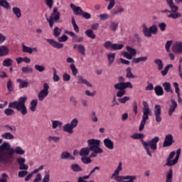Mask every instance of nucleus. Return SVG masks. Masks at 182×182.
<instances>
[{
  "label": "nucleus",
  "instance_id": "nucleus-57",
  "mask_svg": "<svg viewBox=\"0 0 182 182\" xmlns=\"http://www.w3.org/2000/svg\"><path fill=\"white\" fill-rule=\"evenodd\" d=\"M34 69H36L37 72H40L41 73H42V72H45V66L43 65H35Z\"/></svg>",
  "mask_w": 182,
  "mask_h": 182
},
{
  "label": "nucleus",
  "instance_id": "nucleus-25",
  "mask_svg": "<svg viewBox=\"0 0 182 182\" xmlns=\"http://www.w3.org/2000/svg\"><path fill=\"white\" fill-rule=\"evenodd\" d=\"M143 33L144 35V36L146 38H151V36H153L151 31H150V29L147 27V26H146V24H144L143 26Z\"/></svg>",
  "mask_w": 182,
  "mask_h": 182
},
{
  "label": "nucleus",
  "instance_id": "nucleus-6",
  "mask_svg": "<svg viewBox=\"0 0 182 182\" xmlns=\"http://www.w3.org/2000/svg\"><path fill=\"white\" fill-rule=\"evenodd\" d=\"M144 107L142 109V119L141 121L139 130L141 132L144 129V126H146V123H147V120H149V116L151 115V109H150V107L147 102H143Z\"/></svg>",
  "mask_w": 182,
  "mask_h": 182
},
{
  "label": "nucleus",
  "instance_id": "nucleus-34",
  "mask_svg": "<svg viewBox=\"0 0 182 182\" xmlns=\"http://www.w3.org/2000/svg\"><path fill=\"white\" fill-rule=\"evenodd\" d=\"M111 178H114L117 182H124L125 176L114 175L111 176Z\"/></svg>",
  "mask_w": 182,
  "mask_h": 182
},
{
  "label": "nucleus",
  "instance_id": "nucleus-46",
  "mask_svg": "<svg viewBox=\"0 0 182 182\" xmlns=\"http://www.w3.org/2000/svg\"><path fill=\"white\" fill-rule=\"evenodd\" d=\"M173 181V169H169V171L166 173V182Z\"/></svg>",
  "mask_w": 182,
  "mask_h": 182
},
{
  "label": "nucleus",
  "instance_id": "nucleus-42",
  "mask_svg": "<svg viewBox=\"0 0 182 182\" xmlns=\"http://www.w3.org/2000/svg\"><path fill=\"white\" fill-rule=\"evenodd\" d=\"M14 63V60L11 58H6L3 61V66L9 68V66H12V64Z\"/></svg>",
  "mask_w": 182,
  "mask_h": 182
},
{
  "label": "nucleus",
  "instance_id": "nucleus-39",
  "mask_svg": "<svg viewBox=\"0 0 182 182\" xmlns=\"http://www.w3.org/2000/svg\"><path fill=\"white\" fill-rule=\"evenodd\" d=\"M36 106H38V100H33L31 102L30 110L32 112H36Z\"/></svg>",
  "mask_w": 182,
  "mask_h": 182
},
{
  "label": "nucleus",
  "instance_id": "nucleus-26",
  "mask_svg": "<svg viewBox=\"0 0 182 182\" xmlns=\"http://www.w3.org/2000/svg\"><path fill=\"white\" fill-rule=\"evenodd\" d=\"M123 171V163L122 161H119L118 163V166H117L116 169L113 172V173L111 176H119L120 174V172Z\"/></svg>",
  "mask_w": 182,
  "mask_h": 182
},
{
  "label": "nucleus",
  "instance_id": "nucleus-56",
  "mask_svg": "<svg viewBox=\"0 0 182 182\" xmlns=\"http://www.w3.org/2000/svg\"><path fill=\"white\" fill-rule=\"evenodd\" d=\"M72 23L73 26L74 31L77 33H79V26H77V24H76V21L75 20V18H72Z\"/></svg>",
  "mask_w": 182,
  "mask_h": 182
},
{
  "label": "nucleus",
  "instance_id": "nucleus-58",
  "mask_svg": "<svg viewBox=\"0 0 182 182\" xmlns=\"http://www.w3.org/2000/svg\"><path fill=\"white\" fill-rule=\"evenodd\" d=\"M114 89L117 90H124V85H123V82H119L117 83L114 85Z\"/></svg>",
  "mask_w": 182,
  "mask_h": 182
},
{
  "label": "nucleus",
  "instance_id": "nucleus-28",
  "mask_svg": "<svg viewBox=\"0 0 182 182\" xmlns=\"http://www.w3.org/2000/svg\"><path fill=\"white\" fill-rule=\"evenodd\" d=\"M77 83L80 84L82 83L83 85H86V86H88V87H92V85L87 80L83 78L82 76H78L77 77Z\"/></svg>",
  "mask_w": 182,
  "mask_h": 182
},
{
  "label": "nucleus",
  "instance_id": "nucleus-17",
  "mask_svg": "<svg viewBox=\"0 0 182 182\" xmlns=\"http://www.w3.org/2000/svg\"><path fill=\"white\" fill-rule=\"evenodd\" d=\"M63 126V122L59 120H51V127L53 130H55V132L56 133V130Z\"/></svg>",
  "mask_w": 182,
  "mask_h": 182
},
{
  "label": "nucleus",
  "instance_id": "nucleus-20",
  "mask_svg": "<svg viewBox=\"0 0 182 182\" xmlns=\"http://www.w3.org/2000/svg\"><path fill=\"white\" fill-rule=\"evenodd\" d=\"M171 105L169 107V109H168V115L169 116H172L173 113H174V112L176 111V109H177V102H176V100H171Z\"/></svg>",
  "mask_w": 182,
  "mask_h": 182
},
{
  "label": "nucleus",
  "instance_id": "nucleus-45",
  "mask_svg": "<svg viewBox=\"0 0 182 182\" xmlns=\"http://www.w3.org/2000/svg\"><path fill=\"white\" fill-rule=\"evenodd\" d=\"M104 48H105V49H108L109 50H112L113 43H112L110 41H105L104 43Z\"/></svg>",
  "mask_w": 182,
  "mask_h": 182
},
{
  "label": "nucleus",
  "instance_id": "nucleus-52",
  "mask_svg": "<svg viewBox=\"0 0 182 182\" xmlns=\"http://www.w3.org/2000/svg\"><path fill=\"white\" fill-rule=\"evenodd\" d=\"M70 124L72 126L73 129L77 127V124H79V119H77V118L73 119Z\"/></svg>",
  "mask_w": 182,
  "mask_h": 182
},
{
  "label": "nucleus",
  "instance_id": "nucleus-50",
  "mask_svg": "<svg viewBox=\"0 0 182 182\" xmlns=\"http://www.w3.org/2000/svg\"><path fill=\"white\" fill-rule=\"evenodd\" d=\"M117 28H119V23L114 21L111 23L109 26V28L111 29V31L116 32V31H117Z\"/></svg>",
  "mask_w": 182,
  "mask_h": 182
},
{
  "label": "nucleus",
  "instance_id": "nucleus-47",
  "mask_svg": "<svg viewBox=\"0 0 182 182\" xmlns=\"http://www.w3.org/2000/svg\"><path fill=\"white\" fill-rule=\"evenodd\" d=\"M131 138L134 139V140H139L140 139H144V134L135 133L131 136Z\"/></svg>",
  "mask_w": 182,
  "mask_h": 182
},
{
  "label": "nucleus",
  "instance_id": "nucleus-30",
  "mask_svg": "<svg viewBox=\"0 0 182 182\" xmlns=\"http://www.w3.org/2000/svg\"><path fill=\"white\" fill-rule=\"evenodd\" d=\"M71 170L75 173H80L83 171V168L79 166L77 164H73L71 165Z\"/></svg>",
  "mask_w": 182,
  "mask_h": 182
},
{
  "label": "nucleus",
  "instance_id": "nucleus-33",
  "mask_svg": "<svg viewBox=\"0 0 182 182\" xmlns=\"http://www.w3.org/2000/svg\"><path fill=\"white\" fill-rule=\"evenodd\" d=\"M107 59L109 65H112L113 62H114V59H116V53H111L107 54Z\"/></svg>",
  "mask_w": 182,
  "mask_h": 182
},
{
  "label": "nucleus",
  "instance_id": "nucleus-14",
  "mask_svg": "<svg viewBox=\"0 0 182 182\" xmlns=\"http://www.w3.org/2000/svg\"><path fill=\"white\" fill-rule=\"evenodd\" d=\"M174 156H176V151L171 152L167 159L166 166H174V164H177L178 161H176V158L173 160Z\"/></svg>",
  "mask_w": 182,
  "mask_h": 182
},
{
  "label": "nucleus",
  "instance_id": "nucleus-54",
  "mask_svg": "<svg viewBox=\"0 0 182 182\" xmlns=\"http://www.w3.org/2000/svg\"><path fill=\"white\" fill-rule=\"evenodd\" d=\"M60 33H62V29L58 27H55L53 31V34L55 38L60 36Z\"/></svg>",
  "mask_w": 182,
  "mask_h": 182
},
{
  "label": "nucleus",
  "instance_id": "nucleus-4",
  "mask_svg": "<svg viewBox=\"0 0 182 182\" xmlns=\"http://www.w3.org/2000/svg\"><path fill=\"white\" fill-rule=\"evenodd\" d=\"M166 3L168 5L171 11L166 9L161 11V14H170L167 16L168 18H172V19H177V18H181V14L178 13V7L174 4L173 0H166Z\"/></svg>",
  "mask_w": 182,
  "mask_h": 182
},
{
  "label": "nucleus",
  "instance_id": "nucleus-35",
  "mask_svg": "<svg viewBox=\"0 0 182 182\" xmlns=\"http://www.w3.org/2000/svg\"><path fill=\"white\" fill-rule=\"evenodd\" d=\"M17 82L18 83H19L20 89H25V87H26L29 85V82H28L27 81H23L21 79H17Z\"/></svg>",
  "mask_w": 182,
  "mask_h": 182
},
{
  "label": "nucleus",
  "instance_id": "nucleus-27",
  "mask_svg": "<svg viewBox=\"0 0 182 182\" xmlns=\"http://www.w3.org/2000/svg\"><path fill=\"white\" fill-rule=\"evenodd\" d=\"M9 55V48L6 46H0V56H7Z\"/></svg>",
  "mask_w": 182,
  "mask_h": 182
},
{
  "label": "nucleus",
  "instance_id": "nucleus-16",
  "mask_svg": "<svg viewBox=\"0 0 182 182\" xmlns=\"http://www.w3.org/2000/svg\"><path fill=\"white\" fill-rule=\"evenodd\" d=\"M46 41L53 48H55L56 49H62V48H63V44L53 39H47Z\"/></svg>",
  "mask_w": 182,
  "mask_h": 182
},
{
  "label": "nucleus",
  "instance_id": "nucleus-23",
  "mask_svg": "<svg viewBox=\"0 0 182 182\" xmlns=\"http://www.w3.org/2000/svg\"><path fill=\"white\" fill-rule=\"evenodd\" d=\"M73 129L70 123L65 124L63 127V132L68 133V134H73Z\"/></svg>",
  "mask_w": 182,
  "mask_h": 182
},
{
  "label": "nucleus",
  "instance_id": "nucleus-36",
  "mask_svg": "<svg viewBox=\"0 0 182 182\" xmlns=\"http://www.w3.org/2000/svg\"><path fill=\"white\" fill-rule=\"evenodd\" d=\"M0 6L8 11L11 8V4L6 0H0Z\"/></svg>",
  "mask_w": 182,
  "mask_h": 182
},
{
  "label": "nucleus",
  "instance_id": "nucleus-1",
  "mask_svg": "<svg viewBox=\"0 0 182 182\" xmlns=\"http://www.w3.org/2000/svg\"><path fill=\"white\" fill-rule=\"evenodd\" d=\"M14 154L23 156L25 154V150L19 146L14 149L11 146V144L6 141L0 146V163H3V164H11L15 159Z\"/></svg>",
  "mask_w": 182,
  "mask_h": 182
},
{
  "label": "nucleus",
  "instance_id": "nucleus-32",
  "mask_svg": "<svg viewBox=\"0 0 182 182\" xmlns=\"http://www.w3.org/2000/svg\"><path fill=\"white\" fill-rule=\"evenodd\" d=\"M126 77H127L128 79H136V75H134L133 73H132V68L128 67L126 69Z\"/></svg>",
  "mask_w": 182,
  "mask_h": 182
},
{
  "label": "nucleus",
  "instance_id": "nucleus-12",
  "mask_svg": "<svg viewBox=\"0 0 182 182\" xmlns=\"http://www.w3.org/2000/svg\"><path fill=\"white\" fill-rule=\"evenodd\" d=\"M68 63H71L70 65V68L72 70V73L73 76H76L77 75V68H76V65H75V60L71 57H69L66 60Z\"/></svg>",
  "mask_w": 182,
  "mask_h": 182
},
{
  "label": "nucleus",
  "instance_id": "nucleus-44",
  "mask_svg": "<svg viewBox=\"0 0 182 182\" xmlns=\"http://www.w3.org/2000/svg\"><path fill=\"white\" fill-rule=\"evenodd\" d=\"M77 50L80 55H86V48H85V46L80 44L77 46Z\"/></svg>",
  "mask_w": 182,
  "mask_h": 182
},
{
  "label": "nucleus",
  "instance_id": "nucleus-2",
  "mask_svg": "<svg viewBox=\"0 0 182 182\" xmlns=\"http://www.w3.org/2000/svg\"><path fill=\"white\" fill-rule=\"evenodd\" d=\"M26 100H28V97L26 96L21 97L18 99V101L11 102L9 104V108L4 110V114L6 116H14L15 114V111L12 109H16L18 112H21L23 116L28 114V108L25 105L26 103Z\"/></svg>",
  "mask_w": 182,
  "mask_h": 182
},
{
  "label": "nucleus",
  "instance_id": "nucleus-10",
  "mask_svg": "<svg viewBox=\"0 0 182 182\" xmlns=\"http://www.w3.org/2000/svg\"><path fill=\"white\" fill-rule=\"evenodd\" d=\"M172 52L177 55H181L182 53V41H176L172 46Z\"/></svg>",
  "mask_w": 182,
  "mask_h": 182
},
{
  "label": "nucleus",
  "instance_id": "nucleus-21",
  "mask_svg": "<svg viewBox=\"0 0 182 182\" xmlns=\"http://www.w3.org/2000/svg\"><path fill=\"white\" fill-rule=\"evenodd\" d=\"M70 8L73 9L75 15L82 16V14H83V10H82V8H80V6H77L75 4H71Z\"/></svg>",
  "mask_w": 182,
  "mask_h": 182
},
{
  "label": "nucleus",
  "instance_id": "nucleus-31",
  "mask_svg": "<svg viewBox=\"0 0 182 182\" xmlns=\"http://www.w3.org/2000/svg\"><path fill=\"white\" fill-rule=\"evenodd\" d=\"M154 90L156 96H163V95H164V91L163 90V87L160 85H156L154 87Z\"/></svg>",
  "mask_w": 182,
  "mask_h": 182
},
{
  "label": "nucleus",
  "instance_id": "nucleus-29",
  "mask_svg": "<svg viewBox=\"0 0 182 182\" xmlns=\"http://www.w3.org/2000/svg\"><path fill=\"white\" fill-rule=\"evenodd\" d=\"M2 139H4V140H14L15 139V136L12 134L11 132H6L1 134Z\"/></svg>",
  "mask_w": 182,
  "mask_h": 182
},
{
  "label": "nucleus",
  "instance_id": "nucleus-53",
  "mask_svg": "<svg viewBox=\"0 0 182 182\" xmlns=\"http://www.w3.org/2000/svg\"><path fill=\"white\" fill-rule=\"evenodd\" d=\"M50 180V175L49 174V171H45V176L42 180V182H49Z\"/></svg>",
  "mask_w": 182,
  "mask_h": 182
},
{
  "label": "nucleus",
  "instance_id": "nucleus-49",
  "mask_svg": "<svg viewBox=\"0 0 182 182\" xmlns=\"http://www.w3.org/2000/svg\"><path fill=\"white\" fill-rule=\"evenodd\" d=\"M171 68H173V64H168L167 65L164 70L161 71V75L162 76H166V75H167V73H168V70L170 69H171Z\"/></svg>",
  "mask_w": 182,
  "mask_h": 182
},
{
  "label": "nucleus",
  "instance_id": "nucleus-11",
  "mask_svg": "<svg viewBox=\"0 0 182 182\" xmlns=\"http://www.w3.org/2000/svg\"><path fill=\"white\" fill-rule=\"evenodd\" d=\"M155 119L157 123L161 122V106L155 105V109L154 111Z\"/></svg>",
  "mask_w": 182,
  "mask_h": 182
},
{
  "label": "nucleus",
  "instance_id": "nucleus-22",
  "mask_svg": "<svg viewBox=\"0 0 182 182\" xmlns=\"http://www.w3.org/2000/svg\"><path fill=\"white\" fill-rule=\"evenodd\" d=\"M60 159L62 160H67V159H69L70 160H75V156H72V154L68 151H63L61 153Z\"/></svg>",
  "mask_w": 182,
  "mask_h": 182
},
{
  "label": "nucleus",
  "instance_id": "nucleus-40",
  "mask_svg": "<svg viewBox=\"0 0 182 182\" xmlns=\"http://www.w3.org/2000/svg\"><path fill=\"white\" fill-rule=\"evenodd\" d=\"M13 13L14 15L16 16V18H19L21 16H22V13L21 12V9L18 7H14L13 9Z\"/></svg>",
  "mask_w": 182,
  "mask_h": 182
},
{
  "label": "nucleus",
  "instance_id": "nucleus-24",
  "mask_svg": "<svg viewBox=\"0 0 182 182\" xmlns=\"http://www.w3.org/2000/svg\"><path fill=\"white\" fill-rule=\"evenodd\" d=\"M149 60V57L147 55L140 56L136 58H133V63H141V62H147Z\"/></svg>",
  "mask_w": 182,
  "mask_h": 182
},
{
  "label": "nucleus",
  "instance_id": "nucleus-37",
  "mask_svg": "<svg viewBox=\"0 0 182 182\" xmlns=\"http://www.w3.org/2000/svg\"><path fill=\"white\" fill-rule=\"evenodd\" d=\"M162 86L166 92L173 93V90H171V84L170 82H164Z\"/></svg>",
  "mask_w": 182,
  "mask_h": 182
},
{
  "label": "nucleus",
  "instance_id": "nucleus-55",
  "mask_svg": "<svg viewBox=\"0 0 182 182\" xmlns=\"http://www.w3.org/2000/svg\"><path fill=\"white\" fill-rule=\"evenodd\" d=\"M21 70L23 73H26V74L33 73V69H32V68H29V67H23Z\"/></svg>",
  "mask_w": 182,
  "mask_h": 182
},
{
  "label": "nucleus",
  "instance_id": "nucleus-5",
  "mask_svg": "<svg viewBox=\"0 0 182 182\" xmlns=\"http://www.w3.org/2000/svg\"><path fill=\"white\" fill-rule=\"evenodd\" d=\"M88 147L92 151L90 157H97V154H102L103 149L100 148V140L96 139H90L87 141Z\"/></svg>",
  "mask_w": 182,
  "mask_h": 182
},
{
  "label": "nucleus",
  "instance_id": "nucleus-19",
  "mask_svg": "<svg viewBox=\"0 0 182 182\" xmlns=\"http://www.w3.org/2000/svg\"><path fill=\"white\" fill-rule=\"evenodd\" d=\"M104 144L109 150H113V149H114V143L109 138L104 139Z\"/></svg>",
  "mask_w": 182,
  "mask_h": 182
},
{
  "label": "nucleus",
  "instance_id": "nucleus-38",
  "mask_svg": "<svg viewBox=\"0 0 182 182\" xmlns=\"http://www.w3.org/2000/svg\"><path fill=\"white\" fill-rule=\"evenodd\" d=\"M136 180H137V176L134 175H127L125 176L124 182H134Z\"/></svg>",
  "mask_w": 182,
  "mask_h": 182
},
{
  "label": "nucleus",
  "instance_id": "nucleus-63",
  "mask_svg": "<svg viewBox=\"0 0 182 182\" xmlns=\"http://www.w3.org/2000/svg\"><path fill=\"white\" fill-rule=\"evenodd\" d=\"M130 100V97H124L123 98L118 99L119 103L124 104L126 102H129Z\"/></svg>",
  "mask_w": 182,
  "mask_h": 182
},
{
  "label": "nucleus",
  "instance_id": "nucleus-43",
  "mask_svg": "<svg viewBox=\"0 0 182 182\" xmlns=\"http://www.w3.org/2000/svg\"><path fill=\"white\" fill-rule=\"evenodd\" d=\"M85 35L90 38V39H96V35L93 32V30L88 29L85 31Z\"/></svg>",
  "mask_w": 182,
  "mask_h": 182
},
{
  "label": "nucleus",
  "instance_id": "nucleus-62",
  "mask_svg": "<svg viewBox=\"0 0 182 182\" xmlns=\"http://www.w3.org/2000/svg\"><path fill=\"white\" fill-rule=\"evenodd\" d=\"M33 182H42V174L37 173Z\"/></svg>",
  "mask_w": 182,
  "mask_h": 182
},
{
  "label": "nucleus",
  "instance_id": "nucleus-7",
  "mask_svg": "<svg viewBox=\"0 0 182 182\" xmlns=\"http://www.w3.org/2000/svg\"><path fill=\"white\" fill-rule=\"evenodd\" d=\"M49 95V84L47 82L43 83V89L38 92V98L39 102H43Z\"/></svg>",
  "mask_w": 182,
  "mask_h": 182
},
{
  "label": "nucleus",
  "instance_id": "nucleus-8",
  "mask_svg": "<svg viewBox=\"0 0 182 182\" xmlns=\"http://www.w3.org/2000/svg\"><path fill=\"white\" fill-rule=\"evenodd\" d=\"M127 51H124L122 53V56L126 58V59L132 60V59H133V56H136L137 55V50L136 48L127 46Z\"/></svg>",
  "mask_w": 182,
  "mask_h": 182
},
{
  "label": "nucleus",
  "instance_id": "nucleus-13",
  "mask_svg": "<svg viewBox=\"0 0 182 182\" xmlns=\"http://www.w3.org/2000/svg\"><path fill=\"white\" fill-rule=\"evenodd\" d=\"M22 52L23 53H29V55H32L33 52H35L36 53H38V48L36 47L32 48V47L25 46V44H22Z\"/></svg>",
  "mask_w": 182,
  "mask_h": 182
},
{
  "label": "nucleus",
  "instance_id": "nucleus-64",
  "mask_svg": "<svg viewBox=\"0 0 182 182\" xmlns=\"http://www.w3.org/2000/svg\"><path fill=\"white\" fill-rule=\"evenodd\" d=\"M68 39H69L68 36L63 35L62 36L58 38V41H60V42H66L68 41Z\"/></svg>",
  "mask_w": 182,
  "mask_h": 182
},
{
  "label": "nucleus",
  "instance_id": "nucleus-59",
  "mask_svg": "<svg viewBox=\"0 0 182 182\" xmlns=\"http://www.w3.org/2000/svg\"><path fill=\"white\" fill-rule=\"evenodd\" d=\"M81 161H82V163H84V164H89L90 163H92V159L86 156H82Z\"/></svg>",
  "mask_w": 182,
  "mask_h": 182
},
{
  "label": "nucleus",
  "instance_id": "nucleus-3",
  "mask_svg": "<svg viewBox=\"0 0 182 182\" xmlns=\"http://www.w3.org/2000/svg\"><path fill=\"white\" fill-rule=\"evenodd\" d=\"M159 140L160 138L159 136H155L148 141L141 139V143L149 157H153V153L157 150V143H159Z\"/></svg>",
  "mask_w": 182,
  "mask_h": 182
},
{
  "label": "nucleus",
  "instance_id": "nucleus-41",
  "mask_svg": "<svg viewBox=\"0 0 182 182\" xmlns=\"http://www.w3.org/2000/svg\"><path fill=\"white\" fill-rule=\"evenodd\" d=\"M154 62V63H155L156 65H157V66H158V70H163V68H164L163 60H160V59H159V58H156Z\"/></svg>",
  "mask_w": 182,
  "mask_h": 182
},
{
  "label": "nucleus",
  "instance_id": "nucleus-60",
  "mask_svg": "<svg viewBox=\"0 0 182 182\" xmlns=\"http://www.w3.org/2000/svg\"><path fill=\"white\" fill-rule=\"evenodd\" d=\"M171 45H173V41L170 40L168 41L165 45V48L166 52H170V47L171 46Z\"/></svg>",
  "mask_w": 182,
  "mask_h": 182
},
{
  "label": "nucleus",
  "instance_id": "nucleus-48",
  "mask_svg": "<svg viewBox=\"0 0 182 182\" xmlns=\"http://www.w3.org/2000/svg\"><path fill=\"white\" fill-rule=\"evenodd\" d=\"M124 45L119 44V43H113L112 45V50H120L123 49Z\"/></svg>",
  "mask_w": 182,
  "mask_h": 182
},
{
  "label": "nucleus",
  "instance_id": "nucleus-9",
  "mask_svg": "<svg viewBox=\"0 0 182 182\" xmlns=\"http://www.w3.org/2000/svg\"><path fill=\"white\" fill-rule=\"evenodd\" d=\"M59 19H60V13H59V11H58L57 8H54L53 11L51 14L50 18L47 17V21L50 25V27L52 28V26H53L54 21H59Z\"/></svg>",
  "mask_w": 182,
  "mask_h": 182
},
{
  "label": "nucleus",
  "instance_id": "nucleus-51",
  "mask_svg": "<svg viewBox=\"0 0 182 182\" xmlns=\"http://www.w3.org/2000/svg\"><path fill=\"white\" fill-rule=\"evenodd\" d=\"M149 28V31H151V33H152V35H157V32H159V28H157V26L153 25Z\"/></svg>",
  "mask_w": 182,
  "mask_h": 182
},
{
  "label": "nucleus",
  "instance_id": "nucleus-18",
  "mask_svg": "<svg viewBox=\"0 0 182 182\" xmlns=\"http://www.w3.org/2000/svg\"><path fill=\"white\" fill-rule=\"evenodd\" d=\"M90 151H92V150L89 146L83 147L80 150L79 155L81 157H87V156L90 154Z\"/></svg>",
  "mask_w": 182,
  "mask_h": 182
},
{
  "label": "nucleus",
  "instance_id": "nucleus-15",
  "mask_svg": "<svg viewBox=\"0 0 182 182\" xmlns=\"http://www.w3.org/2000/svg\"><path fill=\"white\" fill-rule=\"evenodd\" d=\"M173 137L171 134H169L165 136V140L164 141V147H168L171 146L173 143Z\"/></svg>",
  "mask_w": 182,
  "mask_h": 182
},
{
  "label": "nucleus",
  "instance_id": "nucleus-61",
  "mask_svg": "<svg viewBox=\"0 0 182 182\" xmlns=\"http://www.w3.org/2000/svg\"><path fill=\"white\" fill-rule=\"evenodd\" d=\"M60 140V137L59 136H48V141H55L58 142Z\"/></svg>",
  "mask_w": 182,
  "mask_h": 182
}]
</instances>
